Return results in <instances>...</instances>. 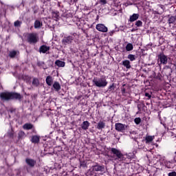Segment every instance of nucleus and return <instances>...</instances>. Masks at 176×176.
I'll use <instances>...</instances> for the list:
<instances>
[{
  "instance_id": "f257e3e1",
  "label": "nucleus",
  "mask_w": 176,
  "mask_h": 176,
  "mask_svg": "<svg viewBox=\"0 0 176 176\" xmlns=\"http://www.w3.org/2000/svg\"><path fill=\"white\" fill-rule=\"evenodd\" d=\"M0 99L1 100V101H10V100H21V94L17 92H1Z\"/></svg>"
},
{
  "instance_id": "f03ea898",
  "label": "nucleus",
  "mask_w": 176,
  "mask_h": 176,
  "mask_svg": "<svg viewBox=\"0 0 176 176\" xmlns=\"http://www.w3.org/2000/svg\"><path fill=\"white\" fill-rule=\"evenodd\" d=\"M94 85L96 86V87H105L107 85H108V81H107V78L105 77L100 78H94L92 80Z\"/></svg>"
},
{
  "instance_id": "7ed1b4c3",
  "label": "nucleus",
  "mask_w": 176,
  "mask_h": 176,
  "mask_svg": "<svg viewBox=\"0 0 176 176\" xmlns=\"http://www.w3.org/2000/svg\"><path fill=\"white\" fill-rule=\"evenodd\" d=\"M111 152L113 155V157H115V156L116 157L114 160L122 162V160L124 159V156L123 155V153H122V151H120V150L115 148H111Z\"/></svg>"
},
{
  "instance_id": "20e7f679",
  "label": "nucleus",
  "mask_w": 176,
  "mask_h": 176,
  "mask_svg": "<svg viewBox=\"0 0 176 176\" xmlns=\"http://www.w3.org/2000/svg\"><path fill=\"white\" fill-rule=\"evenodd\" d=\"M38 41H39V37L36 33H30L28 34L27 42L30 45H35V43H38Z\"/></svg>"
},
{
  "instance_id": "39448f33",
  "label": "nucleus",
  "mask_w": 176,
  "mask_h": 176,
  "mask_svg": "<svg viewBox=\"0 0 176 176\" xmlns=\"http://www.w3.org/2000/svg\"><path fill=\"white\" fill-rule=\"evenodd\" d=\"M74 39H75V37L73 36H64L62 39V45H65V46H67V45H71V43L74 42Z\"/></svg>"
},
{
  "instance_id": "423d86ee",
  "label": "nucleus",
  "mask_w": 176,
  "mask_h": 176,
  "mask_svg": "<svg viewBox=\"0 0 176 176\" xmlns=\"http://www.w3.org/2000/svg\"><path fill=\"white\" fill-rule=\"evenodd\" d=\"M105 170V166L104 165H100L98 163H96L94 166H92V171H102Z\"/></svg>"
},
{
  "instance_id": "0eeeda50",
  "label": "nucleus",
  "mask_w": 176,
  "mask_h": 176,
  "mask_svg": "<svg viewBox=\"0 0 176 176\" xmlns=\"http://www.w3.org/2000/svg\"><path fill=\"white\" fill-rule=\"evenodd\" d=\"M126 129H127V126L124 124H122V123H116V130L117 131H120L121 133H123V131H124V130H126Z\"/></svg>"
},
{
  "instance_id": "6e6552de",
  "label": "nucleus",
  "mask_w": 176,
  "mask_h": 176,
  "mask_svg": "<svg viewBox=\"0 0 176 176\" xmlns=\"http://www.w3.org/2000/svg\"><path fill=\"white\" fill-rule=\"evenodd\" d=\"M96 28L98 31L100 32H108V28L102 23H98L96 25Z\"/></svg>"
},
{
  "instance_id": "1a4fd4ad",
  "label": "nucleus",
  "mask_w": 176,
  "mask_h": 176,
  "mask_svg": "<svg viewBox=\"0 0 176 176\" xmlns=\"http://www.w3.org/2000/svg\"><path fill=\"white\" fill-rule=\"evenodd\" d=\"M25 163L30 167L31 168H34L35 167V165L36 164V161L32 159L26 158L25 159Z\"/></svg>"
},
{
  "instance_id": "9d476101",
  "label": "nucleus",
  "mask_w": 176,
  "mask_h": 176,
  "mask_svg": "<svg viewBox=\"0 0 176 176\" xmlns=\"http://www.w3.org/2000/svg\"><path fill=\"white\" fill-rule=\"evenodd\" d=\"M158 58L160 60L161 64H167V56L164 54H161L158 56Z\"/></svg>"
},
{
  "instance_id": "9b49d317",
  "label": "nucleus",
  "mask_w": 176,
  "mask_h": 176,
  "mask_svg": "<svg viewBox=\"0 0 176 176\" xmlns=\"http://www.w3.org/2000/svg\"><path fill=\"white\" fill-rule=\"evenodd\" d=\"M138 19H140V14H133L130 16L129 21H130V23H133V21H137Z\"/></svg>"
},
{
  "instance_id": "f8f14e48",
  "label": "nucleus",
  "mask_w": 176,
  "mask_h": 176,
  "mask_svg": "<svg viewBox=\"0 0 176 176\" xmlns=\"http://www.w3.org/2000/svg\"><path fill=\"white\" fill-rule=\"evenodd\" d=\"M53 87L55 91H60V90H61V85H60V82L57 81L54 82Z\"/></svg>"
},
{
  "instance_id": "ddd939ff",
  "label": "nucleus",
  "mask_w": 176,
  "mask_h": 176,
  "mask_svg": "<svg viewBox=\"0 0 176 176\" xmlns=\"http://www.w3.org/2000/svg\"><path fill=\"white\" fill-rule=\"evenodd\" d=\"M90 126V122L89 121H84L81 124V129L82 130H87Z\"/></svg>"
},
{
  "instance_id": "4468645a",
  "label": "nucleus",
  "mask_w": 176,
  "mask_h": 176,
  "mask_svg": "<svg viewBox=\"0 0 176 176\" xmlns=\"http://www.w3.org/2000/svg\"><path fill=\"white\" fill-rule=\"evenodd\" d=\"M45 82L48 86H52L53 85V77L52 76H47Z\"/></svg>"
},
{
  "instance_id": "2eb2a0df",
  "label": "nucleus",
  "mask_w": 176,
  "mask_h": 176,
  "mask_svg": "<svg viewBox=\"0 0 176 176\" xmlns=\"http://www.w3.org/2000/svg\"><path fill=\"white\" fill-rule=\"evenodd\" d=\"M122 65L126 68V69H130L131 68V65L130 64V60H124L122 61Z\"/></svg>"
},
{
  "instance_id": "dca6fc26",
  "label": "nucleus",
  "mask_w": 176,
  "mask_h": 176,
  "mask_svg": "<svg viewBox=\"0 0 176 176\" xmlns=\"http://www.w3.org/2000/svg\"><path fill=\"white\" fill-rule=\"evenodd\" d=\"M24 130H31L34 128V125L31 123H26L23 125Z\"/></svg>"
},
{
  "instance_id": "f3484780",
  "label": "nucleus",
  "mask_w": 176,
  "mask_h": 176,
  "mask_svg": "<svg viewBox=\"0 0 176 176\" xmlns=\"http://www.w3.org/2000/svg\"><path fill=\"white\" fill-rule=\"evenodd\" d=\"M55 65H57V67H65V62L57 60L55 61Z\"/></svg>"
},
{
  "instance_id": "a211bd4d",
  "label": "nucleus",
  "mask_w": 176,
  "mask_h": 176,
  "mask_svg": "<svg viewBox=\"0 0 176 176\" xmlns=\"http://www.w3.org/2000/svg\"><path fill=\"white\" fill-rule=\"evenodd\" d=\"M104 128H105V122H104L102 121H100L98 123V126H97L96 129H98V130H101Z\"/></svg>"
},
{
  "instance_id": "6ab92c4d",
  "label": "nucleus",
  "mask_w": 176,
  "mask_h": 176,
  "mask_svg": "<svg viewBox=\"0 0 176 176\" xmlns=\"http://www.w3.org/2000/svg\"><path fill=\"white\" fill-rule=\"evenodd\" d=\"M31 141L33 144H38L39 143V136H37V135L32 136Z\"/></svg>"
},
{
  "instance_id": "aec40b11",
  "label": "nucleus",
  "mask_w": 176,
  "mask_h": 176,
  "mask_svg": "<svg viewBox=\"0 0 176 176\" xmlns=\"http://www.w3.org/2000/svg\"><path fill=\"white\" fill-rule=\"evenodd\" d=\"M52 17H54L56 21L58 20V19H60V12H58V11L53 12Z\"/></svg>"
},
{
  "instance_id": "412c9836",
  "label": "nucleus",
  "mask_w": 176,
  "mask_h": 176,
  "mask_svg": "<svg viewBox=\"0 0 176 176\" xmlns=\"http://www.w3.org/2000/svg\"><path fill=\"white\" fill-rule=\"evenodd\" d=\"M175 21H176V16H172L168 20V24H174Z\"/></svg>"
},
{
  "instance_id": "4be33fe9",
  "label": "nucleus",
  "mask_w": 176,
  "mask_h": 176,
  "mask_svg": "<svg viewBox=\"0 0 176 176\" xmlns=\"http://www.w3.org/2000/svg\"><path fill=\"white\" fill-rule=\"evenodd\" d=\"M32 83L33 86L38 87V86H39V80L36 78H34Z\"/></svg>"
},
{
  "instance_id": "5701e85b",
  "label": "nucleus",
  "mask_w": 176,
  "mask_h": 176,
  "mask_svg": "<svg viewBox=\"0 0 176 176\" xmlns=\"http://www.w3.org/2000/svg\"><path fill=\"white\" fill-rule=\"evenodd\" d=\"M125 49H126V52H131V50H133V49H134V47L133 46V44L128 43L126 45V46L125 47Z\"/></svg>"
},
{
  "instance_id": "b1692460",
  "label": "nucleus",
  "mask_w": 176,
  "mask_h": 176,
  "mask_svg": "<svg viewBox=\"0 0 176 176\" xmlns=\"http://www.w3.org/2000/svg\"><path fill=\"white\" fill-rule=\"evenodd\" d=\"M16 56H17V52L15 50L11 51L9 53V57H10V58H14L16 57Z\"/></svg>"
},
{
  "instance_id": "393cba45",
  "label": "nucleus",
  "mask_w": 176,
  "mask_h": 176,
  "mask_svg": "<svg viewBox=\"0 0 176 176\" xmlns=\"http://www.w3.org/2000/svg\"><path fill=\"white\" fill-rule=\"evenodd\" d=\"M25 136V133L23 131H20L18 133V140H23V138Z\"/></svg>"
},
{
  "instance_id": "a878e982",
  "label": "nucleus",
  "mask_w": 176,
  "mask_h": 176,
  "mask_svg": "<svg viewBox=\"0 0 176 176\" xmlns=\"http://www.w3.org/2000/svg\"><path fill=\"white\" fill-rule=\"evenodd\" d=\"M155 138V136H146V144H149V142H152Z\"/></svg>"
},
{
  "instance_id": "bb28decb",
  "label": "nucleus",
  "mask_w": 176,
  "mask_h": 176,
  "mask_svg": "<svg viewBox=\"0 0 176 176\" xmlns=\"http://www.w3.org/2000/svg\"><path fill=\"white\" fill-rule=\"evenodd\" d=\"M115 83H113L109 87L107 91H109V93H113V91H115Z\"/></svg>"
},
{
  "instance_id": "cd10ccee",
  "label": "nucleus",
  "mask_w": 176,
  "mask_h": 176,
  "mask_svg": "<svg viewBox=\"0 0 176 176\" xmlns=\"http://www.w3.org/2000/svg\"><path fill=\"white\" fill-rule=\"evenodd\" d=\"M129 87H127V85H126V84H124L121 87V92H122V94H126V89L128 88Z\"/></svg>"
},
{
  "instance_id": "c85d7f7f",
  "label": "nucleus",
  "mask_w": 176,
  "mask_h": 176,
  "mask_svg": "<svg viewBox=\"0 0 176 176\" xmlns=\"http://www.w3.org/2000/svg\"><path fill=\"white\" fill-rule=\"evenodd\" d=\"M127 58L130 60V61H135V60L137 58V56L134 54H129Z\"/></svg>"
},
{
  "instance_id": "c756f323",
  "label": "nucleus",
  "mask_w": 176,
  "mask_h": 176,
  "mask_svg": "<svg viewBox=\"0 0 176 176\" xmlns=\"http://www.w3.org/2000/svg\"><path fill=\"white\" fill-rule=\"evenodd\" d=\"M41 25H42V23L40 21L36 20L34 22V28H41Z\"/></svg>"
},
{
  "instance_id": "7c9ffc66",
  "label": "nucleus",
  "mask_w": 176,
  "mask_h": 176,
  "mask_svg": "<svg viewBox=\"0 0 176 176\" xmlns=\"http://www.w3.org/2000/svg\"><path fill=\"white\" fill-rule=\"evenodd\" d=\"M8 135L10 137V138H13L14 137V131L12 129L10 132L8 133Z\"/></svg>"
},
{
  "instance_id": "2f4dec72",
  "label": "nucleus",
  "mask_w": 176,
  "mask_h": 176,
  "mask_svg": "<svg viewBox=\"0 0 176 176\" xmlns=\"http://www.w3.org/2000/svg\"><path fill=\"white\" fill-rule=\"evenodd\" d=\"M145 107V104H142V103L138 104V109L139 112H141L142 107Z\"/></svg>"
},
{
  "instance_id": "473e14b6",
  "label": "nucleus",
  "mask_w": 176,
  "mask_h": 176,
  "mask_svg": "<svg viewBox=\"0 0 176 176\" xmlns=\"http://www.w3.org/2000/svg\"><path fill=\"white\" fill-rule=\"evenodd\" d=\"M14 27H20L21 25V22L20 21H16L14 23Z\"/></svg>"
},
{
  "instance_id": "72a5a7b5",
  "label": "nucleus",
  "mask_w": 176,
  "mask_h": 176,
  "mask_svg": "<svg viewBox=\"0 0 176 176\" xmlns=\"http://www.w3.org/2000/svg\"><path fill=\"white\" fill-rule=\"evenodd\" d=\"M134 122H135V124H140L141 123V118H135Z\"/></svg>"
},
{
  "instance_id": "f704fd0d",
  "label": "nucleus",
  "mask_w": 176,
  "mask_h": 176,
  "mask_svg": "<svg viewBox=\"0 0 176 176\" xmlns=\"http://www.w3.org/2000/svg\"><path fill=\"white\" fill-rule=\"evenodd\" d=\"M135 25H137L138 27H142V21H137L135 23Z\"/></svg>"
},
{
  "instance_id": "c9c22d12",
  "label": "nucleus",
  "mask_w": 176,
  "mask_h": 176,
  "mask_svg": "<svg viewBox=\"0 0 176 176\" xmlns=\"http://www.w3.org/2000/svg\"><path fill=\"white\" fill-rule=\"evenodd\" d=\"M39 52H40L41 53L45 54V45H43L40 47Z\"/></svg>"
},
{
  "instance_id": "e433bc0d",
  "label": "nucleus",
  "mask_w": 176,
  "mask_h": 176,
  "mask_svg": "<svg viewBox=\"0 0 176 176\" xmlns=\"http://www.w3.org/2000/svg\"><path fill=\"white\" fill-rule=\"evenodd\" d=\"M48 50H50V47L45 46V53L46 54H49V52H47Z\"/></svg>"
},
{
  "instance_id": "4c0bfd02",
  "label": "nucleus",
  "mask_w": 176,
  "mask_h": 176,
  "mask_svg": "<svg viewBox=\"0 0 176 176\" xmlns=\"http://www.w3.org/2000/svg\"><path fill=\"white\" fill-rule=\"evenodd\" d=\"M168 176H176V172L175 171L170 172L168 174Z\"/></svg>"
},
{
  "instance_id": "58836bf2",
  "label": "nucleus",
  "mask_w": 176,
  "mask_h": 176,
  "mask_svg": "<svg viewBox=\"0 0 176 176\" xmlns=\"http://www.w3.org/2000/svg\"><path fill=\"white\" fill-rule=\"evenodd\" d=\"M25 79H26L27 82H31L32 78H31V76H26Z\"/></svg>"
},
{
  "instance_id": "ea45409f",
  "label": "nucleus",
  "mask_w": 176,
  "mask_h": 176,
  "mask_svg": "<svg viewBox=\"0 0 176 176\" xmlns=\"http://www.w3.org/2000/svg\"><path fill=\"white\" fill-rule=\"evenodd\" d=\"M102 5H107V0H99Z\"/></svg>"
},
{
  "instance_id": "a19ab883",
  "label": "nucleus",
  "mask_w": 176,
  "mask_h": 176,
  "mask_svg": "<svg viewBox=\"0 0 176 176\" xmlns=\"http://www.w3.org/2000/svg\"><path fill=\"white\" fill-rule=\"evenodd\" d=\"M145 97H148V100L152 98V96L148 93H145Z\"/></svg>"
},
{
  "instance_id": "79ce46f5",
  "label": "nucleus",
  "mask_w": 176,
  "mask_h": 176,
  "mask_svg": "<svg viewBox=\"0 0 176 176\" xmlns=\"http://www.w3.org/2000/svg\"><path fill=\"white\" fill-rule=\"evenodd\" d=\"M43 63H41V62H38V63H37V65L38 66V67H40L41 68H42V65H43Z\"/></svg>"
},
{
  "instance_id": "37998d69",
  "label": "nucleus",
  "mask_w": 176,
  "mask_h": 176,
  "mask_svg": "<svg viewBox=\"0 0 176 176\" xmlns=\"http://www.w3.org/2000/svg\"><path fill=\"white\" fill-rule=\"evenodd\" d=\"M111 36H112V35H113V34H115V30H112L111 32H109Z\"/></svg>"
},
{
  "instance_id": "c03bdc74",
  "label": "nucleus",
  "mask_w": 176,
  "mask_h": 176,
  "mask_svg": "<svg viewBox=\"0 0 176 176\" xmlns=\"http://www.w3.org/2000/svg\"><path fill=\"white\" fill-rule=\"evenodd\" d=\"M134 31H136V30H135V28H133V29L131 30V32H134Z\"/></svg>"
},
{
  "instance_id": "a18cd8bd",
  "label": "nucleus",
  "mask_w": 176,
  "mask_h": 176,
  "mask_svg": "<svg viewBox=\"0 0 176 176\" xmlns=\"http://www.w3.org/2000/svg\"><path fill=\"white\" fill-rule=\"evenodd\" d=\"M131 134H136L135 131L131 132Z\"/></svg>"
}]
</instances>
